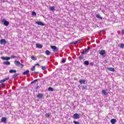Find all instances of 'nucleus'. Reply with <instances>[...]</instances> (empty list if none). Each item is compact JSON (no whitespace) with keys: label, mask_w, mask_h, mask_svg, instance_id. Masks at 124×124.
<instances>
[{"label":"nucleus","mask_w":124,"mask_h":124,"mask_svg":"<svg viewBox=\"0 0 124 124\" xmlns=\"http://www.w3.org/2000/svg\"><path fill=\"white\" fill-rule=\"evenodd\" d=\"M1 22L3 23V25L4 26H5V27H8V26H9V22L7 21L5 18L1 19Z\"/></svg>","instance_id":"f257e3e1"},{"label":"nucleus","mask_w":124,"mask_h":124,"mask_svg":"<svg viewBox=\"0 0 124 124\" xmlns=\"http://www.w3.org/2000/svg\"><path fill=\"white\" fill-rule=\"evenodd\" d=\"M50 47L54 53H58L59 52V47H57L56 46H51Z\"/></svg>","instance_id":"f03ea898"},{"label":"nucleus","mask_w":124,"mask_h":124,"mask_svg":"<svg viewBox=\"0 0 124 124\" xmlns=\"http://www.w3.org/2000/svg\"><path fill=\"white\" fill-rule=\"evenodd\" d=\"M72 118H73V119H75L76 120L80 119V114L78 113H75Z\"/></svg>","instance_id":"7ed1b4c3"},{"label":"nucleus","mask_w":124,"mask_h":124,"mask_svg":"<svg viewBox=\"0 0 124 124\" xmlns=\"http://www.w3.org/2000/svg\"><path fill=\"white\" fill-rule=\"evenodd\" d=\"M0 43L1 45H5L7 43V42H6L5 39H1L0 41Z\"/></svg>","instance_id":"20e7f679"},{"label":"nucleus","mask_w":124,"mask_h":124,"mask_svg":"<svg viewBox=\"0 0 124 124\" xmlns=\"http://www.w3.org/2000/svg\"><path fill=\"white\" fill-rule=\"evenodd\" d=\"M35 23L37 24V25H38V26H45V24L41 21H36Z\"/></svg>","instance_id":"39448f33"},{"label":"nucleus","mask_w":124,"mask_h":124,"mask_svg":"<svg viewBox=\"0 0 124 124\" xmlns=\"http://www.w3.org/2000/svg\"><path fill=\"white\" fill-rule=\"evenodd\" d=\"M99 53L101 56H104V55H106V52L105 50H100L99 52Z\"/></svg>","instance_id":"423d86ee"},{"label":"nucleus","mask_w":124,"mask_h":124,"mask_svg":"<svg viewBox=\"0 0 124 124\" xmlns=\"http://www.w3.org/2000/svg\"><path fill=\"white\" fill-rule=\"evenodd\" d=\"M1 59L3 60V61H9L10 60L11 58L9 57H1Z\"/></svg>","instance_id":"0eeeda50"},{"label":"nucleus","mask_w":124,"mask_h":124,"mask_svg":"<svg viewBox=\"0 0 124 124\" xmlns=\"http://www.w3.org/2000/svg\"><path fill=\"white\" fill-rule=\"evenodd\" d=\"M79 84H80V85H82V84H86V83H87V80L81 79L79 81Z\"/></svg>","instance_id":"6e6552de"},{"label":"nucleus","mask_w":124,"mask_h":124,"mask_svg":"<svg viewBox=\"0 0 124 124\" xmlns=\"http://www.w3.org/2000/svg\"><path fill=\"white\" fill-rule=\"evenodd\" d=\"M1 121L2 123H4V124H6V122L7 121V118L6 117H2Z\"/></svg>","instance_id":"1a4fd4ad"},{"label":"nucleus","mask_w":124,"mask_h":124,"mask_svg":"<svg viewBox=\"0 0 124 124\" xmlns=\"http://www.w3.org/2000/svg\"><path fill=\"white\" fill-rule=\"evenodd\" d=\"M36 47L37 48H39V49H42V47H43V45L39 44H36Z\"/></svg>","instance_id":"9d476101"},{"label":"nucleus","mask_w":124,"mask_h":124,"mask_svg":"<svg viewBox=\"0 0 124 124\" xmlns=\"http://www.w3.org/2000/svg\"><path fill=\"white\" fill-rule=\"evenodd\" d=\"M9 80V77H8L5 79H3L2 80H0V83H4V82H5L6 81H8Z\"/></svg>","instance_id":"9b49d317"},{"label":"nucleus","mask_w":124,"mask_h":124,"mask_svg":"<svg viewBox=\"0 0 124 124\" xmlns=\"http://www.w3.org/2000/svg\"><path fill=\"white\" fill-rule=\"evenodd\" d=\"M37 97H38V98H39V99H41L42 98V97H43V94H42V93H39L37 95Z\"/></svg>","instance_id":"f8f14e48"},{"label":"nucleus","mask_w":124,"mask_h":124,"mask_svg":"<svg viewBox=\"0 0 124 124\" xmlns=\"http://www.w3.org/2000/svg\"><path fill=\"white\" fill-rule=\"evenodd\" d=\"M117 122V120L116 119H112L110 120V123L112 124H116V122Z\"/></svg>","instance_id":"ddd939ff"},{"label":"nucleus","mask_w":124,"mask_h":124,"mask_svg":"<svg viewBox=\"0 0 124 124\" xmlns=\"http://www.w3.org/2000/svg\"><path fill=\"white\" fill-rule=\"evenodd\" d=\"M96 18H97L98 19H100V20H102L103 17L100 16V15L99 14H96L95 15Z\"/></svg>","instance_id":"4468645a"},{"label":"nucleus","mask_w":124,"mask_h":124,"mask_svg":"<svg viewBox=\"0 0 124 124\" xmlns=\"http://www.w3.org/2000/svg\"><path fill=\"white\" fill-rule=\"evenodd\" d=\"M107 69L109 71H112V72H114L115 71V69L113 67L107 68Z\"/></svg>","instance_id":"2eb2a0df"},{"label":"nucleus","mask_w":124,"mask_h":124,"mask_svg":"<svg viewBox=\"0 0 124 124\" xmlns=\"http://www.w3.org/2000/svg\"><path fill=\"white\" fill-rule=\"evenodd\" d=\"M15 64H16V65L17 66H18V65H20V64H21V62H20L16 60L15 61Z\"/></svg>","instance_id":"dca6fc26"},{"label":"nucleus","mask_w":124,"mask_h":124,"mask_svg":"<svg viewBox=\"0 0 124 124\" xmlns=\"http://www.w3.org/2000/svg\"><path fill=\"white\" fill-rule=\"evenodd\" d=\"M45 54L46 55V56H50V55L51 54V52H50V51H49L48 50H46L45 51Z\"/></svg>","instance_id":"f3484780"},{"label":"nucleus","mask_w":124,"mask_h":124,"mask_svg":"<svg viewBox=\"0 0 124 124\" xmlns=\"http://www.w3.org/2000/svg\"><path fill=\"white\" fill-rule=\"evenodd\" d=\"M3 64H4L5 65H10V62L9 61L4 62Z\"/></svg>","instance_id":"a211bd4d"},{"label":"nucleus","mask_w":124,"mask_h":124,"mask_svg":"<svg viewBox=\"0 0 124 124\" xmlns=\"http://www.w3.org/2000/svg\"><path fill=\"white\" fill-rule=\"evenodd\" d=\"M29 73H30V70H27L24 71V72L22 73V75H27V74H29Z\"/></svg>","instance_id":"6ab92c4d"},{"label":"nucleus","mask_w":124,"mask_h":124,"mask_svg":"<svg viewBox=\"0 0 124 124\" xmlns=\"http://www.w3.org/2000/svg\"><path fill=\"white\" fill-rule=\"evenodd\" d=\"M84 58L85 57H84V55H81L79 56L78 59L79 60V61H82V60H84Z\"/></svg>","instance_id":"aec40b11"},{"label":"nucleus","mask_w":124,"mask_h":124,"mask_svg":"<svg viewBox=\"0 0 124 124\" xmlns=\"http://www.w3.org/2000/svg\"><path fill=\"white\" fill-rule=\"evenodd\" d=\"M49 10L50 11H55V7L54 6H50L49 7Z\"/></svg>","instance_id":"412c9836"},{"label":"nucleus","mask_w":124,"mask_h":124,"mask_svg":"<svg viewBox=\"0 0 124 124\" xmlns=\"http://www.w3.org/2000/svg\"><path fill=\"white\" fill-rule=\"evenodd\" d=\"M84 65H89L90 64V62L89 61H85L84 62Z\"/></svg>","instance_id":"4be33fe9"},{"label":"nucleus","mask_w":124,"mask_h":124,"mask_svg":"<svg viewBox=\"0 0 124 124\" xmlns=\"http://www.w3.org/2000/svg\"><path fill=\"white\" fill-rule=\"evenodd\" d=\"M16 71H16V70L12 69L9 71V73H16Z\"/></svg>","instance_id":"5701e85b"},{"label":"nucleus","mask_w":124,"mask_h":124,"mask_svg":"<svg viewBox=\"0 0 124 124\" xmlns=\"http://www.w3.org/2000/svg\"><path fill=\"white\" fill-rule=\"evenodd\" d=\"M18 75H19V74H15L14 75H13L12 78L13 79H15V78H16V77H18Z\"/></svg>","instance_id":"b1692460"},{"label":"nucleus","mask_w":124,"mask_h":124,"mask_svg":"<svg viewBox=\"0 0 124 124\" xmlns=\"http://www.w3.org/2000/svg\"><path fill=\"white\" fill-rule=\"evenodd\" d=\"M38 80H39V79H36L33 80L32 82H31V85H32V84H34V83H36V82H37V81H38Z\"/></svg>","instance_id":"393cba45"},{"label":"nucleus","mask_w":124,"mask_h":124,"mask_svg":"<svg viewBox=\"0 0 124 124\" xmlns=\"http://www.w3.org/2000/svg\"><path fill=\"white\" fill-rule=\"evenodd\" d=\"M102 93H103L104 95H107L108 94V92H106L105 90H102Z\"/></svg>","instance_id":"a878e982"},{"label":"nucleus","mask_w":124,"mask_h":124,"mask_svg":"<svg viewBox=\"0 0 124 124\" xmlns=\"http://www.w3.org/2000/svg\"><path fill=\"white\" fill-rule=\"evenodd\" d=\"M89 50H91V47L90 46H88L87 48L84 49V51H85V53L88 52Z\"/></svg>","instance_id":"bb28decb"},{"label":"nucleus","mask_w":124,"mask_h":124,"mask_svg":"<svg viewBox=\"0 0 124 124\" xmlns=\"http://www.w3.org/2000/svg\"><path fill=\"white\" fill-rule=\"evenodd\" d=\"M31 60H32L33 61H36V60H37V58L33 56H31Z\"/></svg>","instance_id":"cd10ccee"},{"label":"nucleus","mask_w":124,"mask_h":124,"mask_svg":"<svg viewBox=\"0 0 124 124\" xmlns=\"http://www.w3.org/2000/svg\"><path fill=\"white\" fill-rule=\"evenodd\" d=\"M48 91L49 92H54V89H53V88H52V87H49L48 88Z\"/></svg>","instance_id":"c85d7f7f"},{"label":"nucleus","mask_w":124,"mask_h":124,"mask_svg":"<svg viewBox=\"0 0 124 124\" xmlns=\"http://www.w3.org/2000/svg\"><path fill=\"white\" fill-rule=\"evenodd\" d=\"M76 44H77V42H72L70 43V45H76Z\"/></svg>","instance_id":"c756f323"},{"label":"nucleus","mask_w":124,"mask_h":124,"mask_svg":"<svg viewBox=\"0 0 124 124\" xmlns=\"http://www.w3.org/2000/svg\"><path fill=\"white\" fill-rule=\"evenodd\" d=\"M31 71H34V70H35V65L33 66L31 68Z\"/></svg>","instance_id":"7c9ffc66"},{"label":"nucleus","mask_w":124,"mask_h":124,"mask_svg":"<svg viewBox=\"0 0 124 124\" xmlns=\"http://www.w3.org/2000/svg\"><path fill=\"white\" fill-rule=\"evenodd\" d=\"M11 59H15L16 58H19V56H14V55H12L11 57Z\"/></svg>","instance_id":"2f4dec72"},{"label":"nucleus","mask_w":124,"mask_h":124,"mask_svg":"<svg viewBox=\"0 0 124 124\" xmlns=\"http://www.w3.org/2000/svg\"><path fill=\"white\" fill-rule=\"evenodd\" d=\"M65 62H66V59L62 58V63H64Z\"/></svg>","instance_id":"473e14b6"},{"label":"nucleus","mask_w":124,"mask_h":124,"mask_svg":"<svg viewBox=\"0 0 124 124\" xmlns=\"http://www.w3.org/2000/svg\"><path fill=\"white\" fill-rule=\"evenodd\" d=\"M120 47V48H122V49H124V44H121Z\"/></svg>","instance_id":"72a5a7b5"},{"label":"nucleus","mask_w":124,"mask_h":124,"mask_svg":"<svg viewBox=\"0 0 124 124\" xmlns=\"http://www.w3.org/2000/svg\"><path fill=\"white\" fill-rule=\"evenodd\" d=\"M82 90H87V86H82Z\"/></svg>","instance_id":"f704fd0d"},{"label":"nucleus","mask_w":124,"mask_h":124,"mask_svg":"<svg viewBox=\"0 0 124 124\" xmlns=\"http://www.w3.org/2000/svg\"><path fill=\"white\" fill-rule=\"evenodd\" d=\"M32 16H36V13H35V12H32Z\"/></svg>","instance_id":"c9c22d12"},{"label":"nucleus","mask_w":124,"mask_h":124,"mask_svg":"<svg viewBox=\"0 0 124 124\" xmlns=\"http://www.w3.org/2000/svg\"><path fill=\"white\" fill-rule=\"evenodd\" d=\"M46 118H50V114L49 113H46Z\"/></svg>","instance_id":"e433bc0d"},{"label":"nucleus","mask_w":124,"mask_h":124,"mask_svg":"<svg viewBox=\"0 0 124 124\" xmlns=\"http://www.w3.org/2000/svg\"><path fill=\"white\" fill-rule=\"evenodd\" d=\"M82 41H83V40L80 39V40L77 41L76 42H77V43H79L80 42H82Z\"/></svg>","instance_id":"4c0bfd02"},{"label":"nucleus","mask_w":124,"mask_h":124,"mask_svg":"<svg viewBox=\"0 0 124 124\" xmlns=\"http://www.w3.org/2000/svg\"><path fill=\"white\" fill-rule=\"evenodd\" d=\"M46 66H43L42 67V70H46Z\"/></svg>","instance_id":"58836bf2"},{"label":"nucleus","mask_w":124,"mask_h":124,"mask_svg":"<svg viewBox=\"0 0 124 124\" xmlns=\"http://www.w3.org/2000/svg\"><path fill=\"white\" fill-rule=\"evenodd\" d=\"M74 124H80V123L77 121H73Z\"/></svg>","instance_id":"ea45409f"},{"label":"nucleus","mask_w":124,"mask_h":124,"mask_svg":"<svg viewBox=\"0 0 124 124\" xmlns=\"http://www.w3.org/2000/svg\"><path fill=\"white\" fill-rule=\"evenodd\" d=\"M121 34H122V35H124V29L122 30Z\"/></svg>","instance_id":"a19ab883"},{"label":"nucleus","mask_w":124,"mask_h":124,"mask_svg":"<svg viewBox=\"0 0 124 124\" xmlns=\"http://www.w3.org/2000/svg\"><path fill=\"white\" fill-rule=\"evenodd\" d=\"M81 54H82V55H85V54H86V52L84 51H83L82 52H80Z\"/></svg>","instance_id":"79ce46f5"},{"label":"nucleus","mask_w":124,"mask_h":124,"mask_svg":"<svg viewBox=\"0 0 124 124\" xmlns=\"http://www.w3.org/2000/svg\"><path fill=\"white\" fill-rule=\"evenodd\" d=\"M1 85L3 86V87H5V84L4 83H3V82H2L1 83Z\"/></svg>","instance_id":"37998d69"},{"label":"nucleus","mask_w":124,"mask_h":124,"mask_svg":"<svg viewBox=\"0 0 124 124\" xmlns=\"http://www.w3.org/2000/svg\"><path fill=\"white\" fill-rule=\"evenodd\" d=\"M90 65H91V66H93V62H90Z\"/></svg>","instance_id":"c03bdc74"},{"label":"nucleus","mask_w":124,"mask_h":124,"mask_svg":"<svg viewBox=\"0 0 124 124\" xmlns=\"http://www.w3.org/2000/svg\"><path fill=\"white\" fill-rule=\"evenodd\" d=\"M34 73L35 74H39V72H34Z\"/></svg>","instance_id":"a18cd8bd"},{"label":"nucleus","mask_w":124,"mask_h":124,"mask_svg":"<svg viewBox=\"0 0 124 124\" xmlns=\"http://www.w3.org/2000/svg\"><path fill=\"white\" fill-rule=\"evenodd\" d=\"M36 89V90L39 89V86L38 85H37Z\"/></svg>","instance_id":"49530a36"},{"label":"nucleus","mask_w":124,"mask_h":124,"mask_svg":"<svg viewBox=\"0 0 124 124\" xmlns=\"http://www.w3.org/2000/svg\"><path fill=\"white\" fill-rule=\"evenodd\" d=\"M35 65H38V66H40V65L39 63H37Z\"/></svg>","instance_id":"de8ad7c7"},{"label":"nucleus","mask_w":124,"mask_h":124,"mask_svg":"<svg viewBox=\"0 0 124 124\" xmlns=\"http://www.w3.org/2000/svg\"><path fill=\"white\" fill-rule=\"evenodd\" d=\"M20 65H21L22 67H23V66H24V64H23L20 63Z\"/></svg>","instance_id":"09e8293b"},{"label":"nucleus","mask_w":124,"mask_h":124,"mask_svg":"<svg viewBox=\"0 0 124 124\" xmlns=\"http://www.w3.org/2000/svg\"><path fill=\"white\" fill-rule=\"evenodd\" d=\"M74 109H75V106H74Z\"/></svg>","instance_id":"8fccbe9b"},{"label":"nucleus","mask_w":124,"mask_h":124,"mask_svg":"<svg viewBox=\"0 0 124 124\" xmlns=\"http://www.w3.org/2000/svg\"><path fill=\"white\" fill-rule=\"evenodd\" d=\"M61 0V1H62V0Z\"/></svg>","instance_id":"3c124183"}]
</instances>
